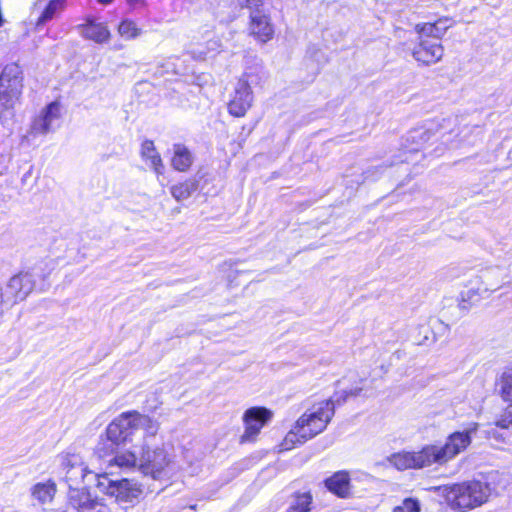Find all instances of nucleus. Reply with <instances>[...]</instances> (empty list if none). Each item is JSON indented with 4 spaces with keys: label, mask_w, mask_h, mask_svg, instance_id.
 <instances>
[{
    "label": "nucleus",
    "mask_w": 512,
    "mask_h": 512,
    "mask_svg": "<svg viewBox=\"0 0 512 512\" xmlns=\"http://www.w3.org/2000/svg\"><path fill=\"white\" fill-rule=\"evenodd\" d=\"M432 136V130L430 128H417L414 129L409 133L408 141H412L416 144L415 147H412V150H417L420 148L423 144H425L427 141L431 139Z\"/></svg>",
    "instance_id": "nucleus-26"
},
{
    "label": "nucleus",
    "mask_w": 512,
    "mask_h": 512,
    "mask_svg": "<svg viewBox=\"0 0 512 512\" xmlns=\"http://www.w3.org/2000/svg\"><path fill=\"white\" fill-rule=\"evenodd\" d=\"M390 462L398 470L418 469L433 465L428 446L418 452H401L391 456Z\"/></svg>",
    "instance_id": "nucleus-13"
},
{
    "label": "nucleus",
    "mask_w": 512,
    "mask_h": 512,
    "mask_svg": "<svg viewBox=\"0 0 512 512\" xmlns=\"http://www.w3.org/2000/svg\"><path fill=\"white\" fill-rule=\"evenodd\" d=\"M45 266L47 268V265L45 263H39L32 267L28 271H22L17 274L19 277V280L23 287V292H25L26 297L33 291L36 285V281L38 279H42L43 281L47 278V276L50 274V270H48L46 273L44 272Z\"/></svg>",
    "instance_id": "nucleus-16"
},
{
    "label": "nucleus",
    "mask_w": 512,
    "mask_h": 512,
    "mask_svg": "<svg viewBox=\"0 0 512 512\" xmlns=\"http://www.w3.org/2000/svg\"><path fill=\"white\" fill-rule=\"evenodd\" d=\"M506 268L490 266L481 269L468 282L466 290L460 294L463 303L474 304L481 299L489 297L507 282Z\"/></svg>",
    "instance_id": "nucleus-5"
},
{
    "label": "nucleus",
    "mask_w": 512,
    "mask_h": 512,
    "mask_svg": "<svg viewBox=\"0 0 512 512\" xmlns=\"http://www.w3.org/2000/svg\"><path fill=\"white\" fill-rule=\"evenodd\" d=\"M22 70L11 63L0 74V121L10 127L14 123L15 105L22 91Z\"/></svg>",
    "instance_id": "nucleus-4"
},
{
    "label": "nucleus",
    "mask_w": 512,
    "mask_h": 512,
    "mask_svg": "<svg viewBox=\"0 0 512 512\" xmlns=\"http://www.w3.org/2000/svg\"><path fill=\"white\" fill-rule=\"evenodd\" d=\"M41 1H42V0H38V1L36 2V6H40V5H41Z\"/></svg>",
    "instance_id": "nucleus-36"
},
{
    "label": "nucleus",
    "mask_w": 512,
    "mask_h": 512,
    "mask_svg": "<svg viewBox=\"0 0 512 512\" xmlns=\"http://www.w3.org/2000/svg\"><path fill=\"white\" fill-rule=\"evenodd\" d=\"M452 21L449 18H440L434 23H420L415 26V31L419 36L427 37L431 40L438 41L443 37Z\"/></svg>",
    "instance_id": "nucleus-14"
},
{
    "label": "nucleus",
    "mask_w": 512,
    "mask_h": 512,
    "mask_svg": "<svg viewBox=\"0 0 512 512\" xmlns=\"http://www.w3.org/2000/svg\"><path fill=\"white\" fill-rule=\"evenodd\" d=\"M173 151L172 166L178 171H187L193 162L189 150L185 146L177 144L174 145Z\"/></svg>",
    "instance_id": "nucleus-22"
},
{
    "label": "nucleus",
    "mask_w": 512,
    "mask_h": 512,
    "mask_svg": "<svg viewBox=\"0 0 512 512\" xmlns=\"http://www.w3.org/2000/svg\"><path fill=\"white\" fill-rule=\"evenodd\" d=\"M364 387L357 386L336 394L335 401L323 400L308 407L297 419L280 444L281 451H288L295 446L305 443L323 432L335 413V402L341 404L349 398L367 396Z\"/></svg>",
    "instance_id": "nucleus-2"
},
{
    "label": "nucleus",
    "mask_w": 512,
    "mask_h": 512,
    "mask_svg": "<svg viewBox=\"0 0 512 512\" xmlns=\"http://www.w3.org/2000/svg\"><path fill=\"white\" fill-rule=\"evenodd\" d=\"M500 489L503 490L504 486H500V478L494 475L439 488L448 504L461 511L482 506L493 496L499 495Z\"/></svg>",
    "instance_id": "nucleus-3"
},
{
    "label": "nucleus",
    "mask_w": 512,
    "mask_h": 512,
    "mask_svg": "<svg viewBox=\"0 0 512 512\" xmlns=\"http://www.w3.org/2000/svg\"><path fill=\"white\" fill-rule=\"evenodd\" d=\"M312 505L310 492H297L291 495L286 512H309Z\"/></svg>",
    "instance_id": "nucleus-23"
},
{
    "label": "nucleus",
    "mask_w": 512,
    "mask_h": 512,
    "mask_svg": "<svg viewBox=\"0 0 512 512\" xmlns=\"http://www.w3.org/2000/svg\"><path fill=\"white\" fill-rule=\"evenodd\" d=\"M80 33L86 39L96 43L107 42L110 38V31L104 23L96 22L94 19H87L80 27Z\"/></svg>",
    "instance_id": "nucleus-15"
},
{
    "label": "nucleus",
    "mask_w": 512,
    "mask_h": 512,
    "mask_svg": "<svg viewBox=\"0 0 512 512\" xmlns=\"http://www.w3.org/2000/svg\"><path fill=\"white\" fill-rule=\"evenodd\" d=\"M444 54V48L439 41L418 35V44L412 49L413 58L423 65H433L439 62Z\"/></svg>",
    "instance_id": "nucleus-12"
},
{
    "label": "nucleus",
    "mask_w": 512,
    "mask_h": 512,
    "mask_svg": "<svg viewBox=\"0 0 512 512\" xmlns=\"http://www.w3.org/2000/svg\"><path fill=\"white\" fill-rule=\"evenodd\" d=\"M253 92L245 78L239 79L228 103V111L235 117H243L253 104Z\"/></svg>",
    "instance_id": "nucleus-11"
},
{
    "label": "nucleus",
    "mask_w": 512,
    "mask_h": 512,
    "mask_svg": "<svg viewBox=\"0 0 512 512\" xmlns=\"http://www.w3.org/2000/svg\"><path fill=\"white\" fill-rule=\"evenodd\" d=\"M478 424L472 423L464 431L450 434L444 445H427L433 464L444 465L465 451L472 442V435L478 430Z\"/></svg>",
    "instance_id": "nucleus-6"
},
{
    "label": "nucleus",
    "mask_w": 512,
    "mask_h": 512,
    "mask_svg": "<svg viewBox=\"0 0 512 512\" xmlns=\"http://www.w3.org/2000/svg\"><path fill=\"white\" fill-rule=\"evenodd\" d=\"M141 156L157 174L163 173L162 159L152 141L146 140L142 143Z\"/></svg>",
    "instance_id": "nucleus-19"
},
{
    "label": "nucleus",
    "mask_w": 512,
    "mask_h": 512,
    "mask_svg": "<svg viewBox=\"0 0 512 512\" xmlns=\"http://www.w3.org/2000/svg\"><path fill=\"white\" fill-rule=\"evenodd\" d=\"M393 512H420V505L416 499L406 498L393 509Z\"/></svg>",
    "instance_id": "nucleus-31"
},
{
    "label": "nucleus",
    "mask_w": 512,
    "mask_h": 512,
    "mask_svg": "<svg viewBox=\"0 0 512 512\" xmlns=\"http://www.w3.org/2000/svg\"><path fill=\"white\" fill-rule=\"evenodd\" d=\"M239 8L247 7L252 10L250 15L249 32L259 42L267 43L274 36V26L268 15L262 14L259 7L262 0H232Z\"/></svg>",
    "instance_id": "nucleus-8"
},
{
    "label": "nucleus",
    "mask_w": 512,
    "mask_h": 512,
    "mask_svg": "<svg viewBox=\"0 0 512 512\" xmlns=\"http://www.w3.org/2000/svg\"><path fill=\"white\" fill-rule=\"evenodd\" d=\"M118 32L122 37L126 39H132L139 34V30L135 23L130 20L122 21L118 27Z\"/></svg>",
    "instance_id": "nucleus-30"
},
{
    "label": "nucleus",
    "mask_w": 512,
    "mask_h": 512,
    "mask_svg": "<svg viewBox=\"0 0 512 512\" xmlns=\"http://www.w3.org/2000/svg\"><path fill=\"white\" fill-rule=\"evenodd\" d=\"M96 478V487L98 490L109 497L115 498L119 503H132L137 500L143 492L142 485L134 480H112L108 477L106 472L96 474Z\"/></svg>",
    "instance_id": "nucleus-7"
},
{
    "label": "nucleus",
    "mask_w": 512,
    "mask_h": 512,
    "mask_svg": "<svg viewBox=\"0 0 512 512\" xmlns=\"http://www.w3.org/2000/svg\"><path fill=\"white\" fill-rule=\"evenodd\" d=\"M51 131V128L45 121H40V117H37L31 127V133L34 135L45 134Z\"/></svg>",
    "instance_id": "nucleus-32"
},
{
    "label": "nucleus",
    "mask_w": 512,
    "mask_h": 512,
    "mask_svg": "<svg viewBox=\"0 0 512 512\" xmlns=\"http://www.w3.org/2000/svg\"><path fill=\"white\" fill-rule=\"evenodd\" d=\"M69 503L78 512L89 511L97 498H93L91 494L85 489L71 488L69 490Z\"/></svg>",
    "instance_id": "nucleus-17"
},
{
    "label": "nucleus",
    "mask_w": 512,
    "mask_h": 512,
    "mask_svg": "<svg viewBox=\"0 0 512 512\" xmlns=\"http://www.w3.org/2000/svg\"><path fill=\"white\" fill-rule=\"evenodd\" d=\"M59 116L60 106L58 103L53 102L50 103L38 117H40V121H45L52 130Z\"/></svg>",
    "instance_id": "nucleus-28"
},
{
    "label": "nucleus",
    "mask_w": 512,
    "mask_h": 512,
    "mask_svg": "<svg viewBox=\"0 0 512 512\" xmlns=\"http://www.w3.org/2000/svg\"><path fill=\"white\" fill-rule=\"evenodd\" d=\"M273 415V411L266 407L255 406L247 409L242 416L244 432L240 438L241 442L255 441L262 428L271 422Z\"/></svg>",
    "instance_id": "nucleus-9"
},
{
    "label": "nucleus",
    "mask_w": 512,
    "mask_h": 512,
    "mask_svg": "<svg viewBox=\"0 0 512 512\" xmlns=\"http://www.w3.org/2000/svg\"><path fill=\"white\" fill-rule=\"evenodd\" d=\"M1 289L6 296L5 300L8 304L15 305L27 298L17 274L11 277L6 286Z\"/></svg>",
    "instance_id": "nucleus-21"
},
{
    "label": "nucleus",
    "mask_w": 512,
    "mask_h": 512,
    "mask_svg": "<svg viewBox=\"0 0 512 512\" xmlns=\"http://www.w3.org/2000/svg\"><path fill=\"white\" fill-rule=\"evenodd\" d=\"M86 512H111V510L107 505L96 499L89 511Z\"/></svg>",
    "instance_id": "nucleus-33"
},
{
    "label": "nucleus",
    "mask_w": 512,
    "mask_h": 512,
    "mask_svg": "<svg viewBox=\"0 0 512 512\" xmlns=\"http://www.w3.org/2000/svg\"><path fill=\"white\" fill-rule=\"evenodd\" d=\"M326 487L340 497H346L350 492L349 476L346 472H337L326 480Z\"/></svg>",
    "instance_id": "nucleus-20"
},
{
    "label": "nucleus",
    "mask_w": 512,
    "mask_h": 512,
    "mask_svg": "<svg viewBox=\"0 0 512 512\" xmlns=\"http://www.w3.org/2000/svg\"><path fill=\"white\" fill-rule=\"evenodd\" d=\"M159 430L160 423L147 414L136 410L121 413L107 426L106 435L111 443L122 447L113 454L97 449L102 468H138L153 480H169L174 471L173 458L162 443Z\"/></svg>",
    "instance_id": "nucleus-1"
},
{
    "label": "nucleus",
    "mask_w": 512,
    "mask_h": 512,
    "mask_svg": "<svg viewBox=\"0 0 512 512\" xmlns=\"http://www.w3.org/2000/svg\"><path fill=\"white\" fill-rule=\"evenodd\" d=\"M198 188L196 180H186L182 183L173 185L170 189L171 195L176 201L188 199Z\"/></svg>",
    "instance_id": "nucleus-24"
},
{
    "label": "nucleus",
    "mask_w": 512,
    "mask_h": 512,
    "mask_svg": "<svg viewBox=\"0 0 512 512\" xmlns=\"http://www.w3.org/2000/svg\"><path fill=\"white\" fill-rule=\"evenodd\" d=\"M5 299H6V296H5L4 292L2 291V289H0V317L2 316L5 308H9V307L13 306L12 304H8Z\"/></svg>",
    "instance_id": "nucleus-34"
},
{
    "label": "nucleus",
    "mask_w": 512,
    "mask_h": 512,
    "mask_svg": "<svg viewBox=\"0 0 512 512\" xmlns=\"http://www.w3.org/2000/svg\"><path fill=\"white\" fill-rule=\"evenodd\" d=\"M498 386L502 399L512 401V368L502 374Z\"/></svg>",
    "instance_id": "nucleus-27"
},
{
    "label": "nucleus",
    "mask_w": 512,
    "mask_h": 512,
    "mask_svg": "<svg viewBox=\"0 0 512 512\" xmlns=\"http://www.w3.org/2000/svg\"><path fill=\"white\" fill-rule=\"evenodd\" d=\"M62 1L61 0H49L41 15L39 16L36 25L40 26L51 20L57 10L61 8Z\"/></svg>",
    "instance_id": "nucleus-29"
},
{
    "label": "nucleus",
    "mask_w": 512,
    "mask_h": 512,
    "mask_svg": "<svg viewBox=\"0 0 512 512\" xmlns=\"http://www.w3.org/2000/svg\"><path fill=\"white\" fill-rule=\"evenodd\" d=\"M56 493V485L54 482L37 483L33 486L32 495L41 503L50 502Z\"/></svg>",
    "instance_id": "nucleus-25"
},
{
    "label": "nucleus",
    "mask_w": 512,
    "mask_h": 512,
    "mask_svg": "<svg viewBox=\"0 0 512 512\" xmlns=\"http://www.w3.org/2000/svg\"><path fill=\"white\" fill-rule=\"evenodd\" d=\"M60 474L67 482L69 488L81 483L85 476L90 473L83 459L78 454H62L59 456Z\"/></svg>",
    "instance_id": "nucleus-10"
},
{
    "label": "nucleus",
    "mask_w": 512,
    "mask_h": 512,
    "mask_svg": "<svg viewBox=\"0 0 512 512\" xmlns=\"http://www.w3.org/2000/svg\"><path fill=\"white\" fill-rule=\"evenodd\" d=\"M100 4L107 5L110 4L113 0H97Z\"/></svg>",
    "instance_id": "nucleus-35"
},
{
    "label": "nucleus",
    "mask_w": 512,
    "mask_h": 512,
    "mask_svg": "<svg viewBox=\"0 0 512 512\" xmlns=\"http://www.w3.org/2000/svg\"><path fill=\"white\" fill-rule=\"evenodd\" d=\"M496 428L500 431H494L495 438H502L505 442L512 441V405L508 406L495 422Z\"/></svg>",
    "instance_id": "nucleus-18"
}]
</instances>
